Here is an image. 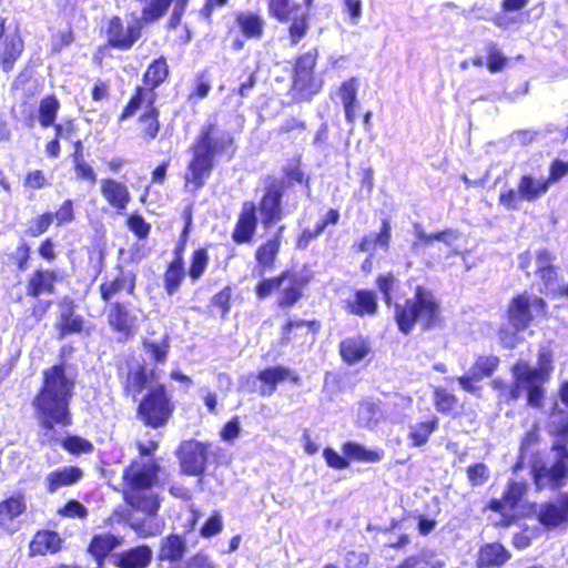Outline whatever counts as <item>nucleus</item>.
<instances>
[{"instance_id": "obj_59", "label": "nucleus", "mask_w": 568, "mask_h": 568, "mask_svg": "<svg viewBox=\"0 0 568 568\" xmlns=\"http://www.w3.org/2000/svg\"><path fill=\"white\" fill-rule=\"evenodd\" d=\"M10 260L19 272L28 270L31 260V246L26 241L20 242L13 253L10 254Z\"/></svg>"}, {"instance_id": "obj_7", "label": "nucleus", "mask_w": 568, "mask_h": 568, "mask_svg": "<svg viewBox=\"0 0 568 568\" xmlns=\"http://www.w3.org/2000/svg\"><path fill=\"white\" fill-rule=\"evenodd\" d=\"M312 280L313 275L310 272L285 268L274 276L258 281L254 293L257 300L263 301L277 290L276 306L280 310H291L304 297Z\"/></svg>"}, {"instance_id": "obj_24", "label": "nucleus", "mask_w": 568, "mask_h": 568, "mask_svg": "<svg viewBox=\"0 0 568 568\" xmlns=\"http://www.w3.org/2000/svg\"><path fill=\"white\" fill-rule=\"evenodd\" d=\"M285 225L276 227L275 232L261 242L254 252L255 266L260 274L274 268L280 254Z\"/></svg>"}, {"instance_id": "obj_3", "label": "nucleus", "mask_w": 568, "mask_h": 568, "mask_svg": "<svg viewBox=\"0 0 568 568\" xmlns=\"http://www.w3.org/2000/svg\"><path fill=\"white\" fill-rule=\"evenodd\" d=\"M552 372L554 355L548 348L538 352L536 366H530L526 361H517L510 367L514 383L508 389L506 400L516 402L521 392H525L526 405L542 409L546 399L545 385L550 381Z\"/></svg>"}, {"instance_id": "obj_28", "label": "nucleus", "mask_w": 568, "mask_h": 568, "mask_svg": "<svg viewBox=\"0 0 568 568\" xmlns=\"http://www.w3.org/2000/svg\"><path fill=\"white\" fill-rule=\"evenodd\" d=\"M153 550L148 544H138L112 555L115 568H149Z\"/></svg>"}, {"instance_id": "obj_29", "label": "nucleus", "mask_w": 568, "mask_h": 568, "mask_svg": "<svg viewBox=\"0 0 568 568\" xmlns=\"http://www.w3.org/2000/svg\"><path fill=\"white\" fill-rule=\"evenodd\" d=\"M536 270L535 275L542 284V291L546 294L552 295L558 283V266L555 265L556 256L548 248H539L536 254Z\"/></svg>"}, {"instance_id": "obj_39", "label": "nucleus", "mask_w": 568, "mask_h": 568, "mask_svg": "<svg viewBox=\"0 0 568 568\" xmlns=\"http://www.w3.org/2000/svg\"><path fill=\"white\" fill-rule=\"evenodd\" d=\"M511 557V554L500 542H487L480 546L476 566L478 568H499Z\"/></svg>"}, {"instance_id": "obj_47", "label": "nucleus", "mask_w": 568, "mask_h": 568, "mask_svg": "<svg viewBox=\"0 0 568 568\" xmlns=\"http://www.w3.org/2000/svg\"><path fill=\"white\" fill-rule=\"evenodd\" d=\"M283 180H280L284 184V191L288 187H292L295 183L303 185L305 189L311 187V179L307 174H305L301 158H294L290 161L282 170Z\"/></svg>"}, {"instance_id": "obj_48", "label": "nucleus", "mask_w": 568, "mask_h": 568, "mask_svg": "<svg viewBox=\"0 0 568 568\" xmlns=\"http://www.w3.org/2000/svg\"><path fill=\"white\" fill-rule=\"evenodd\" d=\"M549 186L547 179L538 180L530 174L521 175L518 181V187L527 202H535L549 190Z\"/></svg>"}, {"instance_id": "obj_43", "label": "nucleus", "mask_w": 568, "mask_h": 568, "mask_svg": "<svg viewBox=\"0 0 568 568\" xmlns=\"http://www.w3.org/2000/svg\"><path fill=\"white\" fill-rule=\"evenodd\" d=\"M439 419L436 415L432 414L427 419L419 420L409 426L407 438L412 447L425 446L432 435L437 430Z\"/></svg>"}, {"instance_id": "obj_55", "label": "nucleus", "mask_w": 568, "mask_h": 568, "mask_svg": "<svg viewBox=\"0 0 568 568\" xmlns=\"http://www.w3.org/2000/svg\"><path fill=\"white\" fill-rule=\"evenodd\" d=\"M61 446L69 454L79 456L81 454H91L94 445L87 438L79 435H68L61 440Z\"/></svg>"}, {"instance_id": "obj_33", "label": "nucleus", "mask_w": 568, "mask_h": 568, "mask_svg": "<svg viewBox=\"0 0 568 568\" xmlns=\"http://www.w3.org/2000/svg\"><path fill=\"white\" fill-rule=\"evenodd\" d=\"M527 489L528 487L525 481L509 479L501 497L490 499L487 504V508L500 515H503L506 509L514 510L519 506Z\"/></svg>"}, {"instance_id": "obj_17", "label": "nucleus", "mask_w": 568, "mask_h": 568, "mask_svg": "<svg viewBox=\"0 0 568 568\" xmlns=\"http://www.w3.org/2000/svg\"><path fill=\"white\" fill-rule=\"evenodd\" d=\"M103 313L109 328L119 342H128L136 334L139 318L130 301L123 300L104 305Z\"/></svg>"}, {"instance_id": "obj_2", "label": "nucleus", "mask_w": 568, "mask_h": 568, "mask_svg": "<svg viewBox=\"0 0 568 568\" xmlns=\"http://www.w3.org/2000/svg\"><path fill=\"white\" fill-rule=\"evenodd\" d=\"M235 151L233 133L222 129L216 120H207L190 146L191 158L183 175L184 186L193 193L201 190L211 176L216 159H232Z\"/></svg>"}, {"instance_id": "obj_41", "label": "nucleus", "mask_w": 568, "mask_h": 568, "mask_svg": "<svg viewBox=\"0 0 568 568\" xmlns=\"http://www.w3.org/2000/svg\"><path fill=\"white\" fill-rule=\"evenodd\" d=\"M392 239V226L388 219H383L381 229L377 233H368L361 237L355 244L354 248L357 252H373L376 247L383 251H388Z\"/></svg>"}, {"instance_id": "obj_57", "label": "nucleus", "mask_w": 568, "mask_h": 568, "mask_svg": "<svg viewBox=\"0 0 568 568\" xmlns=\"http://www.w3.org/2000/svg\"><path fill=\"white\" fill-rule=\"evenodd\" d=\"M212 89V84L206 77V71L197 73L194 79V84L187 94V101L197 102L205 99Z\"/></svg>"}, {"instance_id": "obj_52", "label": "nucleus", "mask_w": 568, "mask_h": 568, "mask_svg": "<svg viewBox=\"0 0 568 568\" xmlns=\"http://www.w3.org/2000/svg\"><path fill=\"white\" fill-rule=\"evenodd\" d=\"M321 321L313 320H287L281 325V344H290L293 338V329L300 327H306L311 333L316 335L321 331Z\"/></svg>"}, {"instance_id": "obj_13", "label": "nucleus", "mask_w": 568, "mask_h": 568, "mask_svg": "<svg viewBox=\"0 0 568 568\" xmlns=\"http://www.w3.org/2000/svg\"><path fill=\"white\" fill-rule=\"evenodd\" d=\"M233 22L234 24L229 27L225 32V39L230 40L233 51L243 50L247 40H260L265 33L266 20L260 11H235Z\"/></svg>"}, {"instance_id": "obj_8", "label": "nucleus", "mask_w": 568, "mask_h": 568, "mask_svg": "<svg viewBox=\"0 0 568 568\" xmlns=\"http://www.w3.org/2000/svg\"><path fill=\"white\" fill-rule=\"evenodd\" d=\"M320 50L316 47L294 57L288 94L295 103L311 102L324 89V79L316 71Z\"/></svg>"}, {"instance_id": "obj_64", "label": "nucleus", "mask_w": 568, "mask_h": 568, "mask_svg": "<svg viewBox=\"0 0 568 568\" xmlns=\"http://www.w3.org/2000/svg\"><path fill=\"white\" fill-rule=\"evenodd\" d=\"M72 168H73L77 180L85 181L91 185L97 183V181H98L97 172L93 169V166L85 159L73 161Z\"/></svg>"}, {"instance_id": "obj_23", "label": "nucleus", "mask_w": 568, "mask_h": 568, "mask_svg": "<svg viewBox=\"0 0 568 568\" xmlns=\"http://www.w3.org/2000/svg\"><path fill=\"white\" fill-rule=\"evenodd\" d=\"M257 224L256 203L253 201L243 202L231 233L232 241L237 245L252 243Z\"/></svg>"}, {"instance_id": "obj_18", "label": "nucleus", "mask_w": 568, "mask_h": 568, "mask_svg": "<svg viewBox=\"0 0 568 568\" xmlns=\"http://www.w3.org/2000/svg\"><path fill=\"white\" fill-rule=\"evenodd\" d=\"M284 184L275 176H267L263 193L256 204V212L261 215V223L268 229L283 220Z\"/></svg>"}, {"instance_id": "obj_36", "label": "nucleus", "mask_w": 568, "mask_h": 568, "mask_svg": "<svg viewBox=\"0 0 568 568\" xmlns=\"http://www.w3.org/2000/svg\"><path fill=\"white\" fill-rule=\"evenodd\" d=\"M123 544V537L112 532L95 534L91 537L87 552L93 558L95 565H104L113 550Z\"/></svg>"}, {"instance_id": "obj_15", "label": "nucleus", "mask_w": 568, "mask_h": 568, "mask_svg": "<svg viewBox=\"0 0 568 568\" xmlns=\"http://www.w3.org/2000/svg\"><path fill=\"white\" fill-rule=\"evenodd\" d=\"M530 476L537 491H558L568 480V462L564 453H559L550 465L541 460L531 464Z\"/></svg>"}, {"instance_id": "obj_14", "label": "nucleus", "mask_w": 568, "mask_h": 568, "mask_svg": "<svg viewBox=\"0 0 568 568\" xmlns=\"http://www.w3.org/2000/svg\"><path fill=\"white\" fill-rule=\"evenodd\" d=\"M116 376L123 396L136 398L151 387L150 384L154 379V372L145 363L133 358H125L116 364Z\"/></svg>"}, {"instance_id": "obj_25", "label": "nucleus", "mask_w": 568, "mask_h": 568, "mask_svg": "<svg viewBox=\"0 0 568 568\" xmlns=\"http://www.w3.org/2000/svg\"><path fill=\"white\" fill-rule=\"evenodd\" d=\"M499 364L500 359L496 355H479L475 358L469 374L459 376L457 382L464 390L476 394L479 387L475 386L474 383L490 377Z\"/></svg>"}, {"instance_id": "obj_27", "label": "nucleus", "mask_w": 568, "mask_h": 568, "mask_svg": "<svg viewBox=\"0 0 568 568\" xmlns=\"http://www.w3.org/2000/svg\"><path fill=\"white\" fill-rule=\"evenodd\" d=\"M61 312L54 324L58 338L62 339L72 334H82L84 332L85 321L83 316L75 314L77 305L72 298L64 297L60 302Z\"/></svg>"}, {"instance_id": "obj_58", "label": "nucleus", "mask_w": 568, "mask_h": 568, "mask_svg": "<svg viewBox=\"0 0 568 568\" xmlns=\"http://www.w3.org/2000/svg\"><path fill=\"white\" fill-rule=\"evenodd\" d=\"M396 282L397 280L392 272L379 274L375 278L376 287L381 292L383 301L386 305H390L393 303V291Z\"/></svg>"}, {"instance_id": "obj_61", "label": "nucleus", "mask_w": 568, "mask_h": 568, "mask_svg": "<svg viewBox=\"0 0 568 568\" xmlns=\"http://www.w3.org/2000/svg\"><path fill=\"white\" fill-rule=\"evenodd\" d=\"M125 224L139 240H145L150 234L151 224L139 213L130 214Z\"/></svg>"}, {"instance_id": "obj_21", "label": "nucleus", "mask_w": 568, "mask_h": 568, "mask_svg": "<svg viewBox=\"0 0 568 568\" xmlns=\"http://www.w3.org/2000/svg\"><path fill=\"white\" fill-rule=\"evenodd\" d=\"M75 220L74 201L65 199L61 202L55 212L45 211L34 216L29 226L24 230V234L29 237H38L44 234L54 223L55 226L70 224Z\"/></svg>"}, {"instance_id": "obj_4", "label": "nucleus", "mask_w": 568, "mask_h": 568, "mask_svg": "<svg viewBox=\"0 0 568 568\" xmlns=\"http://www.w3.org/2000/svg\"><path fill=\"white\" fill-rule=\"evenodd\" d=\"M393 317L397 329L404 335H409L416 324L423 331H430L445 323L440 300L429 287L422 284L414 287L410 297L394 304Z\"/></svg>"}, {"instance_id": "obj_53", "label": "nucleus", "mask_w": 568, "mask_h": 568, "mask_svg": "<svg viewBox=\"0 0 568 568\" xmlns=\"http://www.w3.org/2000/svg\"><path fill=\"white\" fill-rule=\"evenodd\" d=\"M173 0H150L141 9L139 20L144 26L152 24L165 16Z\"/></svg>"}, {"instance_id": "obj_60", "label": "nucleus", "mask_w": 568, "mask_h": 568, "mask_svg": "<svg viewBox=\"0 0 568 568\" xmlns=\"http://www.w3.org/2000/svg\"><path fill=\"white\" fill-rule=\"evenodd\" d=\"M232 291L230 285H225L217 291L210 301V305L217 308L223 318H225L231 311Z\"/></svg>"}, {"instance_id": "obj_40", "label": "nucleus", "mask_w": 568, "mask_h": 568, "mask_svg": "<svg viewBox=\"0 0 568 568\" xmlns=\"http://www.w3.org/2000/svg\"><path fill=\"white\" fill-rule=\"evenodd\" d=\"M538 523L547 530L564 527L568 524V511L564 503L546 501L540 505L537 514Z\"/></svg>"}, {"instance_id": "obj_12", "label": "nucleus", "mask_w": 568, "mask_h": 568, "mask_svg": "<svg viewBox=\"0 0 568 568\" xmlns=\"http://www.w3.org/2000/svg\"><path fill=\"white\" fill-rule=\"evenodd\" d=\"M143 24L139 19H134L131 23L125 24L120 16H112L105 24V42L98 48L93 55L97 64H102V57H99L105 49L118 51H129L141 39L143 33Z\"/></svg>"}, {"instance_id": "obj_50", "label": "nucleus", "mask_w": 568, "mask_h": 568, "mask_svg": "<svg viewBox=\"0 0 568 568\" xmlns=\"http://www.w3.org/2000/svg\"><path fill=\"white\" fill-rule=\"evenodd\" d=\"M60 106V101L54 94H48L40 100L38 121L42 128L54 125Z\"/></svg>"}, {"instance_id": "obj_30", "label": "nucleus", "mask_w": 568, "mask_h": 568, "mask_svg": "<svg viewBox=\"0 0 568 568\" xmlns=\"http://www.w3.org/2000/svg\"><path fill=\"white\" fill-rule=\"evenodd\" d=\"M100 192L109 207L113 209L118 214L125 212L132 200L126 184L111 178L101 180Z\"/></svg>"}, {"instance_id": "obj_20", "label": "nucleus", "mask_w": 568, "mask_h": 568, "mask_svg": "<svg viewBox=\"0 0 568 568\" xmlns=\"http://www.w3.org/2000/svg\"><path fill=\"white\" fill-rule=\"evenodd\" d=\"M119 271L112 277H104L98 286L99 297L104 305L120 302L116 298L120 294L134 296L138 287L136 274L133 271L125 272L122 266L118 265Z\"/></svg>"}, {"instance_id": "obj_6", "label": "nucleus", "mask_w": 568, "mask_h": 568, "mask_svg": "<svg viewBox=\"0 0 568 568\" xmlns=\"http://www.w3.org/2000/svg\"><path fill=\"white\" fill-rule=\"evenodd\" d=\"M548 303L541 296H531L526 292L514 295L507 305L506 317L509 326L498 329V338L506 348H514L518 342L517 334L526 331L536 317L548 316Z\"/></svg>"}, {"instance_id": "obj_34", "label": "nucleus", "mask_w": 568, "mask_h": 568, "mask_svg": "<svg viewBox=\"0 0 568 568\" xmlns=\"http://www.w3.org/2000/svg\"><path fill=\"white\" fill-rule=\"evenodd\" d=\"M59 275L55 270L34 268L26 281V294L31 298H38L42 294H53Z\"/></svg>"}, {"instance_id": "obj_11", "label": "nucleus", "mask_w": 568, "mask_h": 568, "mask_svg": "<svg viewBox=\"0 0 568 568\" xmlns=\"http://www.w3.org/2000/svg\"><path fill=\"white\" fill-rule=\"evenodd\" d=\"M298 10L300 4L294 0H267L268 14L278 22H288L286 34L292 47L297 45L311 29V13Z\"/></svg>"}, {"instance_id": "obj_22", "label": "nucleus", "mask_w": 568, "mask_h": 568, "mask_svg": "<svg viewBox=\"0 0 568 568\" xmlns=\"http://www.w3.org/2000/svg\"><path fill=\"white\" fill-rule=\"evenodd\" d=\"M28 504L26 494L16 490L0 500V530L13 534L17 531L18 519L27 514Z\"/></svg>"}, {"instance_id": "obj_38", "label": "nucleus", "mask_w": 568, "mask_h": 568, "mask_svg": "<svg viewBox=\"0 0 568 568\" xmlns=\"http://www.w3.org/2000/svg\"><path fill=\"white\" fill-rule=\"evenodd\" d=\"M23 51L24 41L18 31L6 37L0 42V68L2 71L6 73L11 72Z\"/></svg>"}, {"instance_id": "obj_5", "label": "nucleus", "mask_w": 568, "mask_h": 568, "mask_svg": "<svg viewBox=\"0 0 568 568\" xmlns=\"http://www.w3.org/2000/svg\"><path fill=\"white\" fill-rule=\"evenodd\" d=\"M160 465L155 459H132L122 471V498L136 511L156 516L160 499L151 489L158 481Z\"/></svg>"}, {"instance_id": "obj_44", "label": "nucleus", "mask_w": 568, "mask_h": 568, "mask_svg": "<svg viewBox=\"0 0 568 568\" xmlns=\"http://www.w3.org/2000/svg\"><path fill=\"white\" fill-rule=\"evenodd\" d=\"M186 275L184 260L172 257L163 272V287L165 293L168 295L175 294L180 290Z\"/></svg>"}, {"instance_id": "obj_10", "label": "nucleus", "mask_w": 568, "mask_h": 568, "mask_svg": "<svg viewBox=\"0 0 568 568\" xmlns=\"http://www.w3.org/2000/svg\"><path fill=\"white\" fill-rule=\"evenodd\" d=\"M141 113L136 118V138L141 143L150 144L154 142L162 129L161 111L158 101L141 100L129 98L122 106L118 121L123 122Z\"/></svg>"}, {"instance_id": "obj_9", "label": "nucleus", "mask_w": 568, "mask_h": 568, "mask_svg": "<svg viewBox=\"0 0 568 568\" xmlns=\"http://www.w3.org/2000/svg\"><path fill=\"white\" fill-rule=\"evenodd\" d=\"M176 402L163 383L152 385L142 394L135 406V418L150 429L165 427L173 418Z\"/></svg>"}, {"instance_id": "obj_26", "label": "nucleus", "mask_w": 568, "mask_h": 568, "mask_svg": "<svg viewBox=\"0 0 568 568\" xmlns=\"http://www.w3.org/2000/svg\"><path fill=\"white\" fill-rule=\"evenodd\" d=\"M64 539L52 529H38L31 537L28 545L29 557H43L55 555L64 549Z\"/></svg>"}, {"instance_id": "obj_63", "label": "nucleus", "mask_w": 568, "mask_h": 568, "mask_svg": "<svg viewBox=\"0 0 568 568\" xmlns=\"http://www.w3.org/2000/svg\"><path fill=\"white\" fill-rule=\"evenodd\" d=\"M52 128L54 136L59 140H72L79 131V124L74 118H65L61 122H55Z\"/></svg>"}, {"instance_id": "obj_31", "label": "nucleus", "mask_w": 568, "mask_h": 568, "mask_svg": "<svg viewBox=\"0 0 568 568\" xmlns=\"http://www.w3.org/2000/svg\"><path fill=\"white\" fill-rule=\"evenodd\" d=\"M344 310L357 317L375 316L379 310L378 296L371 288L355 290L345 301Z\"/></svg>"}, {"instance_id": "obj_32", "label": "nucleus", "mask_w": 568, "mask_h": 568, "mask_svg": "<svg viewBox=\"0 0 568 568\" xmlns=\"http://www.w3.org/2000/svg\"><path fill=\"white\" fill-rule=\"evenodd\" d=\"M256 378L261 382L258 393L263 397L273 395L281 382L300 383V376L282 365L267 366L258 371Z\"/></svg>"}, {"instance_id": "obj_16", "label": "nucleus", "mask_w": 568, "mask_h": 568, "mask_svg": "<svg viewBox=\"0 0 568 568\" xmlns=\"http://www.w3.org/2000/svg\"><path fill=\"white\" fill-rule=\"evenodd\" d=\"M170 74V64L164 55L152 59L142 73L141 83L133 88L129 98H134L136 101H158V89L168 82Z\"/></svg>"}, {"instance_id": "obj_37", "label": "nucleus", "mask_w": 568, "mask_h": 568, "mask_svg": "<svg viewBox=\"0 0 568 568\" xmlns=\"http://www.w3.org/2000/svg\"><path fill=\"white\" fill-rule=\"evenodd\" d=\"M187 551L186 539L181 534L171 532L163 537L158 549V560L180 562Z\"/></svg>"}, {"instance_id": "obj_49", "label": "nucleus", "mask_w": 568, "mask_h": 568, "mask_svg": "<svg viewBox=\"0 0 568 568\" xmlns=\"http://www.w3.org/2000/svg\"><path fill=\"white\" fill-rule=\"evenodd\" d=\"M433 402L436 410L444 415H452L453 417L458 415L459 399L448 389L437 386L433 390Z\"/></svg>"}, {"instance_id": "obj_1", "label": "nucleus", "mask_w": 568, "mask_h": 568, "mask_svg": "<svg viewBox=\"0 0 568 568\" xmlns=\"http://www.w3.org/2000/svg\"><path fill=\"white\" fill-rule=\"evenodd\" d=\"M74 352L72 345L59 349L61 362L42 371L41 385L32 398L34 416L45 432L68 428L73 423L70 403L74 394L75 382L65 372L64 359Z\"/></svg>"}, {"instance_id": "obj_35", "label": "nucleus", "mask_w": 568, "mask_h": 568, "mask_svg": "<svg viewBox=\"0 0 568 568\" xmlns=\"http://www.w3.org/2000/svg\"><path fill=\"white\" fill-rule=\"evenodd\" d=\"M372 352L368 337L357 334L343 338L338 344V354L347 365H354L365 359Z\"/></svg>"}, {"instance_id": "obj_45", "label": "nucleus", "mask_w": 568, "mask_h": 568, "mask_svg": "<svg viewBox=\"0 0 568 568\" xmlns=\"http://www.w3.org/2000/svg\"><path fill=\"white\" fill-rule=\"evenodd\" d=\"M342 452L351 462L377 463L383 458V452L378 449H368L364 445L347 440L342 444Z\"/></svg>"}, {"instance_id": "obj_46", "label": "nucleus", "mask_w": 568, "mask_h": 568, "mask_svg": "<svg viewBox=\"0 0 568 568\" xmlns=\"http://www.w3.org/2000/svg\"><path fill=\"white\" fill-rule=\"evenodd\" d=\"M358 80L355 77L342 82L339 95L344 106L345 119L347 123H354L356 119L355 108L357 104Z\"/></svg>"}, {"instance_id": "obj_51", "label": "nucleus", "mask_w": 568, "mask_h": 568, "mask_svg": "<svg viewBox=\"0 0 568 568\" xmlns=\"http://www.w3.org/2000/svg\"><path fill=\"white\" fill-rule=\"evenodd\" d=\"M210 263L209 250L206 246H199L191 253L187 276L192 282L199 281L206 272Z\"/></svg>"}, {"instance_id": "obj_54", "label": "nucleus", "mask_w": 568, "mask_h": 568, "mask_svg": "<svg viewBox=\"0 0 568 568\" xmlns=\"http://www.w3.org/2000/svg\"><path fill=\"white\" fill-rule=\"evenodd\" d=\"M129 527L135 532L139 538H152L160 536L164 529L163 520H146L139 519L129 523Z\"/></svg>"}, {"instance_id": "obj_56", "label": "nucleus", "mask_w": 568, "mask_h": 568, "mask_svg": "<svg viewBox=\"0 0 568 568\" xmlns=\"http://www.w3.org/2000/svg\"><path fill=\"white\" fill-rule=\"evenodd\" d=\"M224 528L223 517L220 510H212L201 525L199 534L204 539H210L222 532Z\"/></svg>"}, {"instance_id": "obj_42", "label": "nucleus", "mask_w": 568, "mask_h": 568, "mask_svg": "<svg viewBox=\"0 0 568 568\" xmlns=\"http://www.w3.org/2000/svg\"><path fill=\"white\" fill-rule=\"evenodd\" d=\"M83 477V471L78 466H64L50 471L45 476L47 493H54L61 487L72 486Z\"/></svg>"}, {"instance_id": "obj_62", "label": "nucleus", "mask_w": 568, "mask_h": 568, "mask_svg": "<svg viewBox=\"0 0 568 568\" xmlns=\"http://www.w3.org/2000/svg\"><path fill=\"white\" fill-rule=\"evenodd\" d=\"M466 475L470 486L478 487L489 479V468L485 463H474L466 468Z\"/></svg>"}, {"instance_id": "obj_19", "label": "nucleus", "mask_w": 568, "mask_h": 568, "mask_svg": "<svg viewBox=\"0 0 568 568\" xmlns=\"http://www.w3.org/2000/svg\"><path fill=\"white\" fill-rule=\"evenodd\" d=\"M211 454L212 444L196 439L183 440L175 452L182 474L196 477L204 475Z\"/></svg>"}]
</instances>
